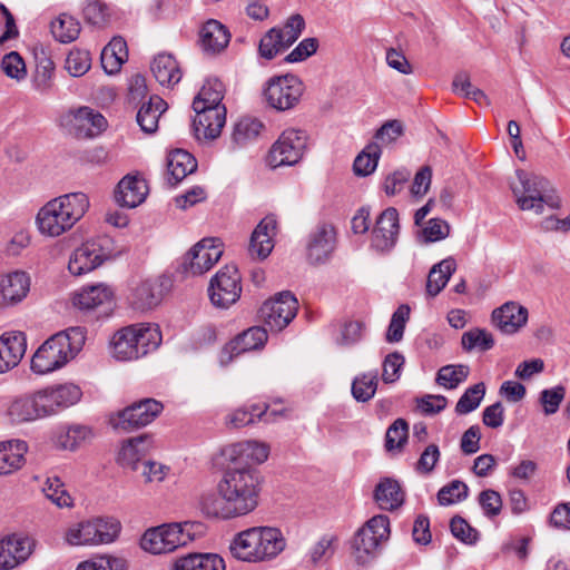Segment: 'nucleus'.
Returning a JSON list of instances; mask_svg holds the SVG:
<instances>
[{
    "instance_id": "1",
    "label": "nucleus",
    "mask_w": 570,
    "mask_h": 570,
    "mask_svg": "<svg viewBox=\"0 0 570 570\" xmlns=\"http://www.w3.org/2000/svg\"><path fill=\"white\" fill-rule=\"evenodd\" d=\"M263 478L250 466L228 468L214 490L202 494L199 509L208 518L232 520L253 512L259 502Z\"/></svg>"
},
{
    "instance_id": "2",
    "label": "nucleus",
    "mask_w": 570,
    "mask_h": 570,
    "mask_svg": "<svg viewBox=\"0 0 570 570\" xmlns=\"http://www.w3.org/2000/svg\"><path fill=\"white\" fill-rule=\"evenodd\" d=\"M286 547V540L279 529L254 527L237 533L229 550L237 560L258 563L275 559Z\"/></svg>"
},
{
    "instance_id": "3",
    "label": "nucleus",
    "mask_w": 570,
    "mask_h": 570,
    "mask_svg": "<svg viewBox=\"0 0 570 570\" xmlns=\"http://www.w3.org/2000/svg\"><path fill=\"white\" fill-rule=\"evenodd\" d=\"M89 208V198L83 193H69L49 200L37 215V225L42 235L58 237L71 229Z\"/></svg>"
},
{
    "instance_id": "4",
    "label": "nucleus",
    "mask_w": 570,
    "mask_h": 570,
    "mask_svg": "<svg viewBox=\"0 0 570 570\" xmlns=\"http://www.w3.org/2000/svg\"><path fill=\"white\" fill-rule=\"evenodd\" d=\"M85 342L86 330L80 326L70 327L52 335L32 356V371L38 374H47L62 367L82 350Z\"/></svg>"
},
{
    "instance_id": "5",
    "label": "nucleus",
    "mask_w": 570,
    "mask_h": 570,
    "mask_svg": "<svg viewBox=\"0 0 570 570\" xmlns=\"http://www.w3.org/2000/svg\"><path fill=\"white\" fill-rule=\"evenodd\" d=\"M515 176L517 181H511L510 187L521 210L540 215L544 213L546 207L559 208L560 199L554 195L553 187L547 178L522 169L517 170Z\"/></svg>"
},
{
    "instance_id": "6",
    "label": "nucleus",
    "mask_w": 570,
    "mask_h": 570,
    "mask_svg": "<svg viewBox=\"0 0 570 570\" xmlns=\"http://www.w3.org/2000/svg\"><path fill=\"white\" fill-rule=\"evenodd\" d=\"M160 343L161 333L157 325L134 324L115 333L111 353L118 361H134L157 350Z\"/></svg>"
},
{
    "instance_id": "7",
    "label": "nucleus",
    "mask_w": 570,
    "mask_h": 570,
    "mask_svg": "<svg viewBox=\"0 0 570 570\" xmlns=\"http://www.w3.org/2000/svg\"><path fill=\"white\" fill-rule=\"evenodd\" d=\"M199 523H170L149 529L141 538V548L154 554L173 552L195 540Z\"/></svg>"
},
{
    "instance_id": "8",
    "label": "nucleus",
    "mask_w": 570,
    "mask_h": 570,
    "mask_svg": "<svg viewBox=\"0 0 570 570\" xmlns=\"http://www.w3.org/2000/svg\"><path fill=\"white\" fill-rule=\"evenodd\" d=\"M390 537V520L375 515L361 528L353 540L354 556L358 564H366L375 558L382 542Z\"/></svg>"
},
{
    "instance_id": "9",
    "label": "nucleus",
    "mask_w": 570,
    "mask_h": 570,
    "mask_svg": "<svg viewBox=\"0 0 570 570\" xmlns=\"http://www.w3.org/2000/svg\"><path fill=\"white\" fill-rule=\"evenodd\" d=\"M112 240L108 236L87 240L73 250L68 268L73 275H82L94 271L105 261L114 256Z\"/></svg>"
},
{
    "instance_id": "10",
    "label": "nucleus",
    "mask_w": 570,
    "mask_h": 570,
    "mask_svg": "<svg viewBox=\"0 0 570 570\" xmlns=\"http://www.w3.org/2000/svg\"><path fill=\"white\" fill-rule=\"evenodd\" d=\"M304 92L302 80L294 75L273 77L266 82L264 97L267 105L277 111L295 108Z\"/></svg>"
},
{
    "instance_id": "11",
    "label": "nucleus",
    "mask_w": 570,
    "mask_h": 570,
    "mask_svg": "<svg viewBox=\"0 0 570 570\" xmlns=\"http://www.w3.org/2000/svg\"><path fill=\"white\" fill-rule=\"evenodd\" d=\"M307 147V134L304 130L285 129L272 145L267 163L272 168L294 166L303 158Z\"/></svg>"
},
{
    "instance_id": "12",
    "label": "nucleus",
    "mask_w": 570,
    "mask_h": 570,
    "mask_svg": "<svg viewBox=\"0 0 570 570\" xmlns=\"http://www.w3.org/2000/svg\"><path fill=\"white\" fill-rule=\"evenodd\" d=\"M242 277L235 265H225L210 279L208 295L212 304L218 308H228L242 295Z\"/></svg>"
},
{
    "instance_id": "13",
    "label": "nucleus",
    "mask_w": 570,
    "mask_h": 570,
    "mask_svg": "<svg viewBox=\"0 0 570 570\" xmlns=\"http://www.w3.org/2000/svg\"><path fill=\"white\" fill-rule=\"evenodd\" d=\"M297 308L296 297L289 291H285L266 301L259 308L258 315L271 332H281L296 316Z\"/></svg>"
},
{
    "instance_id": "14",
    "label": "nucleus",
    "mask_w": 570,
    "mask_h": 570,
    "mask_svg": "<svg viewBox=\"0 0 570 570\" xmlns=\"http://www.w3.org/2000/svg\"><path fill=\"white\" fill-rule=\"evenodd\" d=\"M222 242L218 238H203L183 257L180 269L186 276L208 272L222 257Z\"/></svg>"
},
{
    "instance_id": "15",
    "label": "nucleus",
    "mask_w": 570,
    "mask_h": 570,
    "mask_svg": "<svg viewBox=\"0 0 570 570\" xmlns=\"http://www.w3.org/2000/svg\"><path fill=\"white\" fill-rule=\"evenodd\" d=\"M163 404L155 399L132 403L110 419L114 429L130 432L151 423L163 411Z\"/></svg>"
},
{
    "instance_id": "16",
    "label": "nucleus",
    "mask_w": 570,
    "mask_h": 570,
    "mask_svg": "<svg viewBox=\"0 0 570 570\" xmlns=\"http://www.w3.org/2000/svg\"><path fill=\"white\" fill-rule=\"evenodd\" d=\"M40 390L13 397L7 405L6 416L11 424H22L46 417V404Z\"/></svg>"
},
{
    "instance_id": "17",
    "label": "nucleus",
    "mask_w": 570,
    "mask_h": 570,
    "mask_svg": "<svg viewBox=\"0 0 570 570\" xmlns=\"http://www.w3.org/2000/svg\"><path fill=\"white\" fill-rule=\"evenodd\" d=\"M194 135L199 141H209L219 137L226 122L225 107H200L194 109Z\"/></svg>"
},
{
    "instance_id": "18",
    "label": "nucleus",
    "mask_w": 570,
    "mask_h": 570,
    "mask_svg": "<svg viewBox=\"0 0 570 570\" xmlns=\"http://www.w3.org/2000/svg\"><path fill=\"white\" fill-rule=\"evenodd\" d=\"M336 246V232L333 225L320 224L308 237L307 259L312 264H323L333 254Z\"/></svg>"
},
{
    "instance_id": "19",
    "label": "nucleus",
    "mask_w": 570,
    "mask_h": 570,
    "mask_svg": "<svg viewBox=\"0 0 570 570\" xmlns=\"http://www.w3.org/2000/svg\"><path fill=\"white\" fill-rule=\"evenodd\" d=\"M400 230L399 213L394 207L383 210L372 230V246L379 252H387L394 247Z\"/></svg>"
},
{
    "instance_id": "20",
    "label": "nucleus",
    "mask_w": 570,
    "mask_h": 570,
    "mask_svg": "<svg viewBox=\"0 0 570 570\" xmlns=\"http://www.w3.org/2000/svg\"><path fill=\"white\" fill-rule=\"evenodd\" d=\"M169 286V279L157 276L141 281L132 293V306L138 311H149L158 306Z\"/></svg>"
},
{
    "instance_id": "21",
    "label": "nucleus",
    "mask_w": 570,
    "mask_h": 570,
    "mask_svg": "<svg viewBox=\"0 0 570 570\" xmlns=\"http://www.w3.org/2000/svg\"><path fill=\"white\" fill-rule=\"evenodd\" d=\"M148 185L139 173L128 174L118 183L115 200L122 207L135 208L145 202Z\"/></svg>"
},
{
    "instance_id": "22",
    "label": "nucleus",
    "mask_w": 570,
    "mask_h": 570,
    "mask_svg": "<svg viewBox=\"0 0 570 570\" xmlns=\"http://www.w3.org/2000/svg\"><path fill=\"white\" fill-rule=\"evenodd\" d=\"M528 309L517 302H507L492 312L493 324L504 334H514L528 322Z\"/></svg>"
},
{
    "instance_id": "23",
    "label": "nucleus",
    "mask_w": 570,
    "mask_h": 570,
    "mask_svg": "<svg viewBox=\"0 0 570 570\" xmlns=\"http://www.w3.org/2000/svg\"><path fill=\"white\" fill-rule=\"evenodd\" d=\"M30 278L23 272L0 275V307L20 303L29 293Z\"/></svg>"
},
{
    "instance_id": "24",
    "label": "nucleus",
    "mask_w": 570,
    "mask_h": 570,
    "mask_svg": "<svg viewBox=\"0 0 570 570\" xmlns=\"http://www.w3.org/2000/svg\"><path fill=\"white\" fill-rule=\"evenodd\" d=\"M47 416L76 404L81 397L80 389L75 384H61L40 390Z\"/></svg>"
},
{
    "instance_id": "25",
    "label": "nucleus",
    "mask_w": 570,
    "mask_h": 570,
    "mask_svg": "<svg viewBox=\"0 0 570 570\" xmlns=\"http://www.w3.org/2000/svg\"><path fill=\"white\" fill-rule=\"evenodd\" d=\"M27 350L22 332H9L0 336V374L16 367Z\"/></svg>"
},
{
    "instance_id": "26",
    "label": "nucleus",
    "mask_w": 570,
    "mask_h": 570,
    "mask_svg": "<svg viewBox=\"0 0 570 570\" xmlns=\"http://www.w3.org/2000/svg\"><path fill=\"white\" fill-rule=\"evenodd\" d=\"M30 554L31 546L27 538L11 534L0 540V569H13Z\"/></svg>"
},
{
    "instance_id": "27",
    "label": "nucleus",
    "mask_w": 570,
    "mask_h": 570,
    "mask_svg": "<svg viewBox=\"0 0 570 570\" xmlns=\"http://www.w3.org/2000/svg\"><path fill=\"white\" fill-rule=\"evenodd\" d=\"M276 219L274 216H266L256 226L250 236L248 253L253 258L265 259L274 248V235Z\"/></svg>"
},
{
    "instance_id": "28",
    "label": "nucleus",
    "mask_w": 570,
    "mask_h": 570,
    "mask_svg": "<svg viewBox=\"0 0 570 570\" xmlns=\"http://www.w3.org/2000/svg\"><path fill=\"white\" fill-rule=\"evenodd\" d=\"M70 122L78 138L96 137L107 127L105 117L89 107H80L76 110Z\"/></svg>"
},
{
    "instance_id": "29",
    "label": "nucleus",
    "mask_w": 570,
    "mask_h": 570,
    "mask_svg": "<svg viewBox=\"0 0 570 570\" xmlns=\"http://www.w3.org/2000/svg\"><path fill=\"white\" fill-rule=\"evenodd\" d=\"M151 448V439L148 435H140L126 440L118 452V463L127 469L137 471Z\"/></svg>"
},
{
    "instance_id": "30",
    "label": "nucleus",
    "mask_w": 570,
    "mask_h": 570,
    "mask_svg": "<svg viewBox=\"0 0 570 570\" xmlns=\"http://www.w3.org/2000/svg\"><path fill=\"white\" fill-rule=\"evenodd\" d=\"M268 409L269 406L265 403L236 409L226 416V425L232 429H239L254 424L256 421L272 422L277 412H268Z\"/></svg>"
},
{
    "instance_id": "31",
    "label": "nucleus",
    "mask_w": 570,
    "mask_h": 570,
    "mask_svg": "<svg viewBox=\"0 0 570 570\" xmlns=\"http://www.w3.org/2000/svg\"><path fill=\"white\" fill-rule=\"evenodd\" d=\"M269 445L264 442L248 440L232 444L227 449V455L234 462L263 463L268 459Z\"/></svg>"
},
{
    "instance_id": "32",
    "label": "nucleus",
    "mask_w": 570,
    "mask_h": 570,
    "mask_svg": "<svg viewBox=\"0 0 570 570\" xmlns=\"http://www.w3.org/2000/svg\"><path fill=\"white\" fill-rule=\"evenodd\" d=\"M196 168L197 161L191 154L183 149L173 150L167 156V183L175 186Z\"/></svg>"
},
{
    "instance_id": "33",
    "label": "nucleus",
    "mask_w": 570,
    "mask_h": 570,
    "mask_svg": "<svg viewBox=\"0 0 570 570\" xmlns=\"http://www.w3.org/2000/svg\"><path fill=\"white\" fill-rule=\"evenodd\" d=\"M228 29L217 20H208L200 30V45L208 53H218L229 43Z\"/></svg>"
},
{
    "instance_id": "34",
    "label": "nucleus",
    "mask_w": 570,
    "mask_h": 570,
    "mask_svg": "<svg viewBox=\"0 0 570 570\" xmlns=\"http://www.w3.org/2000/svg\"><path fill=\"white\" fill-rule=\"evenodd\" d=\"M28 445L22 440H11L0 443V475L10 474L24 464Z\"/></svg>"
},
{
    "instance_id": "35",
    "label": "nucleus",
    "mask_w": 570,
    "mask_h": 570,
    "mask_svg": "<svg viewBox=\"0 0 570 570\" xmlns=\"http://www.w3.org/2000/svg\"><path fill=\"white\" fill-rule=\"evenodd\" d=\"M111 299V289L107 285L98 284L83 287L76 293L73 305L82 311H91L101 305L109 304Z\"/></svg>"
},
{
    "instance_id": "36",
    "label": "nucleus",
    "mask_w": 570,
    "mask_h": 570,
    "mask_svg": "<svg viewBox=\"0 0 570 570\" xmlns=\"http://www.w3.org/2000/svg\"><path fill=\"white\" fill-rule=\"evenodd\" d=\"M167 102L159 96H151L144 102L137 112V122L141 130L153 134L158 129L160 116L166 111Z\"/></svg>"
},
{
    "instance_id": "37",
    "label": "nucleus",
    "mask_w": 570,
    "mask_h": 570,
    "mask_svg": "<svg viewBox=\"0 0 570 570\" xmlns=\"http://www.w3.org/2000/svg\"><path fill=\"white\" fill-rule=\"evenodd\" d=\"M150 68L154 77L161 86L173 87L181 79L179 65L171 55H158Z\"/></svg>"
},
{
    "instance_id": "38",
    "label": "nucleus",
    "mask_w": 570,
    "mask_h": 570,
    "mask_svg": "<svg viewBox=\"0 0 570 570\" xmlns=\"http://www.w3.org/2000/svg\"><path fill=\"white\" fill-rule=\"evenodd\" d=\"M264 129L258 119L244 117L235 125L232 132V144L235 148L246 147L256 141Z\"/></svg>"
},
{
    "instance_id": "39",
    "label": "nucleus",
    "mask_w": 570,
    "mask_h": 570,
    "mask_svg": "<svg viewBox=\"0 0 570 570\" xmlns=\"http://www.w3.org/2000/svg\"><path fill=\"white\" fill-rule=\"evenodd\" d=\"M127 58L126 41L121 37H115L101 51V66L107 73L112 75L119 71Z\"/></svg>"
},
{
    "instance_id": "40",
    "label": "nucleus",
    "mask_w": 570,
    "mask_h": 570,
    "mask_svg": "<svg viewBox=\"0 0 570 570\" xmlns=\"http://www.w3.org/2000/svg\"><path fill=\"white\" fill-rule=\"evenodd\" d=\"M173 570H225V562L217 554L193 553L176 560Z\"/></svg>"
},
{
    "instance_id": "41",
    "label": "nucleus",
    "mask_w": 570,
    "mask_h": 570,
    "mask_svg": "<svg viewBox=\"0 0 570 570\" xmlns=\"http://www.w3.org/2000/svg\"><path fill=\"white\" fill-rule=\"evenodd\" d=\"M455 268L456 263L452 257H448L435 264L428 275V295L432 297L436 296L445 287L451 275L455 272Z\"/></svg>"
},
{
    "instance_id": "42",
    "label": "nucleus",
    "mask_w": 570,
    "mask_h": 570,
    "mask_svg": "<svg viewBox=\"0 0 570 570\" xmlns=\"http://www.w3.org/2000/svg\"><path fill=\"white\" fill-rule=\"evenodd\" d=\"M374 498L381 509L394 510L402 505L404 493L396 481L385 479L376 485Z\"/></svg>"
},
{
    "instance_id": "43",
    "label": "nucleus",
    "mask_w": 570,
    "mask_h": 570,
    "mask_svg": "<svg viewBox=\"0 0 570 570\" xmlns=\"http://www.w3.org/2000/svg\"><path fill=\"white\" fill-rule=\"evenodd\" d=\"M92 438V431L86 425H71L59 430L56 443L60 449L73 451Z\"/></svg>"
},
{
    "instance_id": "44",
    "label": "nucleus",
    "mask_w": 570,
    "mask_h": 570,
    "mask_svg": "<svg viewBox=\"0 0 570 570\" xmlns=\"http://www.w3.org/2000/svg\"><path fill=\"white\" fill-rule=\"evenodd\" d=\"M32 89L41 96H48L55 88V63L49 58L41 59L31 78Z\"/></svg>"
},
{
    "instance_id": "45",
    "label": "nucleus",
    "mask_w": 570,
    "mask_h": 570,
    "mask_svg": "<svg viewBox=\"0 0 570 570\" xmlns=\"http://www.w3.org/2000/svg\"><path fill=\"white\" fill-rule=\"evenodd\" d=\"M224 98V85L218 79H208L203 85L198 95L193 101V109L200 107H225L222 105Z\"/></svg>"
},
{
    "instance_id": "46",
    "label": "nucleus",
    "mask_w": 570,
    "mask_h": 570,
    "mask_svg": "<svg viewBox=\"0 0 570 570\" xmlns=\"http://www.w3.org/2000/svg\"><path fill=\"white\" fill-rule=\"evenodd\" d=\"M91 520L73 523L67 528L63 539L69 546H97Z\"/></svg>"
},
{
    "instance_id": "47",
    "label": "nucleus",
    "mask_w": 570,
    "mask_h": 570,
    "mask_svg": "<svg viewBox=\"0 0 570 570\" xmlns=\"http://www.w3.org/2000/svg\"><path fill=\"white\" fill-rule=\"evenodd\" d=\"M50 28L53 37L62 43L75 41L81 30L80 22L67 13H61L51 22Z\"/></svg>"
},
{
    "instance_id": "48",
    "label": "nucleus",
    "mask_w": 570,
    "mask_h": 570,
    "mask_svg": "<svg viewBox=\"0 0 570 570\" xmlns=\"http://www.w3.org/2000/svg\"><path fill=\"white\" fill-rule=\"evenodd\" d=\"M377 384L376 372L360 374L352 382V395L357 402H368L375 395Z\"/></svg>"
},
{
    "instance_id": "49",
    "label": "nucleus",
    "mask_w": 570,
    "mask_h": 570,
    "mask_svg": "<svg viewBox=\"0 0 570 570\" xmlns=\"http://www.w3.org/2000/svg\"><path fill=\"white\" fill-rule=\"evenodd\" d=\"M267 330L262 326H253L244 331L234 341V350L237 352L254 351L263 347L267 342Z\"/></svg>"
},
{
    "instance_id": "50",
    "label": "nucleus",
    "mask_w": 570,
    "mask_h": 570,
    "mask_svg": "<svg viewBox=\"0 0 570 570\" xmlns=\"http://www.w3.org/2000/svg\"><path fill=\"white\" fill-rule=\"evenodd\" d=\"M381 156V147L376 142L368 144L364 150L357 155L354 160L353 169L357 176H367L372 174Z\"/></svg>"
},
{
    "instance_id": "51",
    "label": "nucleus",
    "mask_w": 570,
    "mask_h": 570,
    "mask_svg": "<svg viewBox=\"0 0 570 570\" xmlns=\"http://www.w3.org/2000/svg\"><path fill=\"white\" fill-rule=\"evenodd\" d=\"M91 522L95 530H97L95 531L97 546L114 542L121 530L120 522L115 518H95L91 519Z\"/></svg>"
},
{
    "instance_id": "52",
    "label": "nucleus",
    "mask_w": 570,
    "mask_h": 570,
    "mask_svg": "<svg viewBox=\"0 0 570 570\" xmlns=\"http://www.w3.org/2000/svg\"><path fill=\"white\" fill-rule=\"evenodd\" d=\"M484 395L485 385L482 382L476 383L466 389L455 405L456 414L464 415L476 410L481 401L483 400Z\"/></svg>"
},
{
    "instance_id": "53",
    "label": "nucleus",
    "mask_w": 570,
    "mask_h": 570,
    "mask_svg": "<svg viewBox=\"0 0 570 570\" xmlns=\"http://www.w3.org/2000/svg\"><path fill=\"white\" fill-rule=\"evenodd\" d=\"M469 375V366L463 364L442 366L436 375V383L444 389H455Z\"/></svg>"
},
{
    "instance_id": "54",
    "label": "nucleus",
    "mask_w": 570,
    "mask_h": 570,
    "mask_svg": "<svg viewBox=\"0 0 570 570\" xmlns=\"http://www.w3.org/2000/svg\"><path fill=\"white\" fill-rule=\"evenodd\" d=\"M82 16L87 23L96 27H105L110 20V8L101 0H88L82 9Z\"/></svg>"
},
{
    "instance_id": "55",
    "label": "nucleus",
    "mask_w": 570,
    "mask_h": 570,
    "mask_svg": "<svg viewBox=\"0 0 570 570\" xmlns=\"http://www.w3.org/2000/svg\"><path fill=\"white\" fill-rule=\"evenodd\" d=\"M462 347L470 352L479 348L482 352L489 351L494 346V338L491 333L482 328H472L462 335Z\"/></svg>"
},
{
    "instance_id": "56",
    "label": "nucleus",
    "mask_w": 570,
    "mask_h": 570,
    "mask_svg": "<svg viewBox=\"0 0 570 570\" xmlns=\"http://www.w3.org/2000/svg\"><path fill=\"white\" fill-rule=\"evenodd\" d=\"M287 49V46L283 43L281 39V29L272 28L259 41L258 52L261 57L271 60L277 53Z\"/></svg>"
},
{
    "instance_id": "57",
    "label": "nucleus",
    "mask_w": 570,
    "mask_h": 570,
    "mask_svg": "<svg viewBox=\"0 0 570 570\" xmlns=\"http://www.w3.org/2000/svg\"><path fill=\"white\" fill-rule=\"evenodd\" d=\"M43 492L58 508H70L73 504L72 498L58 478H49L43 488Z\"/></svg>"
},
{
    "instance_id": "58",
    "label": "nucleus",
    "mask_w": 570,
    "mask_h": 570,
    "mask_svg": "<svg viewBox=\"0 0 570 570\" xmlns=\"http://www.w3.org/2000/svg\"><path fill=\"white\" fill-rule=\"evenodd\" d=\"M409 425L405 420L397 419L387 429L385 434V449L389 452L401 450L407 441Z\"/></svg>"
},
{
    "instance_id": "59",
    "label": "nucleus",
    "mask_w": 570,
    "mask_h": 570,
    "mask_svg": "<svg viewBox=\"0 0 570 570\" xmlns=\"http://www.w3.org/2000/svg\"><path fill=\"white\" fill-rule=\"evenodd\" d=\"M468 485L459 480H454L444 485L438 492V501L441 505H450L464 500L468 497Z\"/></svg>"
},
{
    "instance_id": "60",
    "label": "nucleus",
    "mask_w": 570,
    "mask_h": 570,
    "mask_svg": "<svg viewBox=\"0 0 570 570\" xmlns=\"http://www.w3.org/2000/svg\"><path fill=\"white\" fill-rule=\"evenodd\" d=\"M410 315V308L406 305H401L392 315L387 332L386 341L389 343H397L403 338L405 323Z\"/></svg>"
},
{
    "instance_id": "61",
    "label": "nucleus",
    "mask_w": 570,
    "mask_h": 570,
    "mask_svg": "<svg viewBox=\"0 0 570 570\" xmlns=\"http://www.w3.org/2000/svg\"><path fill=\"white\" fill-rule=\"evenodd\" d=\"M91 66L90 55L86 50L73 49L66 58V70L72 77L85 75Z\"/></svg>"
},
{
    "instance_id": "62",
    "label": "nucleus",
    "mask_w": 570,
    "mask_h": 570,
    "mask_svg": "<svg viewBox=\"0 0 570 570\" xmlns=\"http://www.w3.org/2000/svg\"><path fill=\"white\" fill-rule=\"evenodd\" d=\"M1 70L7 77L17 81L24 79L27 76L24 61L16 51L4 55L1 60Z\"/></svg>"
},
{
    "instance_id": "63",
    "label": "nucleus",
    "mask_w": 570,
    "mask_h": 570,
    "mask_svg": "<svg viewBox=\"0 0 570 570\" xmlns=\"http://www.w3.org/2000/svg\"><path fill=\"white\" fill-rule=\"evenodd\" d=\"M452 534L466 544H474L479 539V533L463 518L454 517L450 522Z\"/></svg>"
},
{
    "instance_id": "64",
    "label": "nucleus",
    "mask_w": 570,
    "mask_h": 570,
    "mask_svg": "<svg viewBox=\"0 0 570 570\" xmlns=\"http://www.w3.org/2000/svg\"><path fill=\"white\" fill-rule=\"evenodd\" d=\"M305 28L304 18L301 14L291 16L284 28L281 29V39L283 43L289 48L301 36Z\"/></svg>"
}]
</instances>
